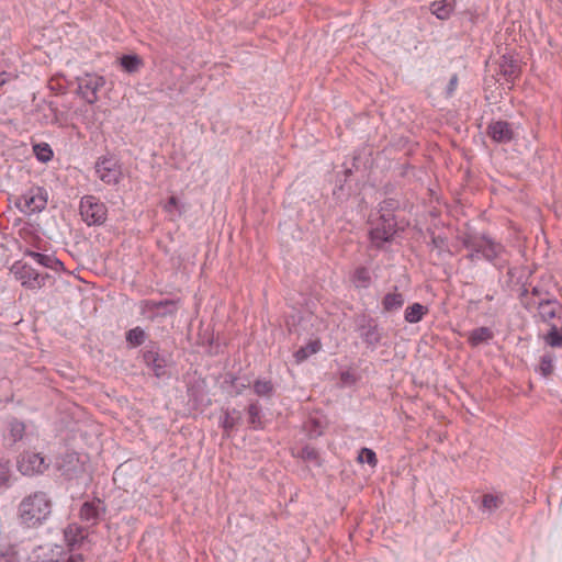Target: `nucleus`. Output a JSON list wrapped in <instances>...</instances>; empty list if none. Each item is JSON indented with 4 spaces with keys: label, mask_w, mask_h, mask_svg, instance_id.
I'll list each match as a JSON object with an SVG mask.
<instances>
[{
    "label": "nucleus",
    "mask_w": 562,
    "mask_h": 562,
    "mask_svg": "<svg viewBox=\"0 0 562 562\" xmlns=\"http://www.w3.org/2000/svg\"><path fill=\"white\" fill-rule=\"evenodd\" d=\"M526 306L530 308L531 307V303L527 302Z\"/></svg>",
    "instance_id": "nucleus-43"
},
{
    "label": "nucleus",
    "mask_w": 562,
    "mask_h": 562,
    "mask_svg": "<svg viewBox=\"0 0 562 562\" xmlns=\"http://www.w3.org/2000/svg\"><path fill=\"white\" fill-rule=\"evenodd\" d=\"M404 304V297L401 293H387L382 301L384 311L392 312L398 310Z\"/></svg>",
    "instance_id": "nucleus-22"
},
{
    "label": "nucleus",
    "mask_w": 562,
    "mask_h": 562,
    "mask_svg": "<svg viewBox=\"0 0 562 562\" xmlns=\"http://www.w3.org/2000/svg\"><path fill=\"white\" fill-rule=\"evenodd\" d=\"M104 203L93 195H86L80 201V215L88 225H101L106 220Z\"/></svg>",
    "instance_id": "nucleus-4"
},
{
    "label": "nucleus",
    "mask_w": 562,
    "mask_h": 562,
    "mask_svg": "<svg viewBox=\"0 0 562 562\" xmlns=\"http://www.w3.org/2000/svg\"><path fill=\"white\" fill-rule=\"evenodd\" d=\"M0 562H19L18 554L13 548L0 549Z\"/></svg>",
    "instance_id": "nucleus-34"
},
{
    "label": "nucleus",
    "mask_w": 562,
    "mask_h": 562,
    "mask_svg": "<svg viewBox=\"0 0 562 562\" xmlns=\"http://www.w3.org/2000/svg\"><path fill=\"white\" fill-rule=\"evenodd\" d=\"M121 67L128 74H135L143 67L144 61L137 55H124L120 58Z\"/></svg>",
    "instance_id": "nucleus-18"
},
{
    "label": "nucleus",
    "mask_w": 562,
    "mask_h": 562,
    "mask_svg": "<svg viewBox=\"0 0 562 562\" xmlns=\"http://www.w3.org/2000/svg\"><path fill=\"white\" fill-rule=\"evenodd\" d=\"M537 311L543 322L550 323L554 318L562 319V305L557 301H541L538 303Z\"/></svg>",
    "instance_id": "nucleus-11"
},
{
    "label": "nucleus",
    "mask_w": 562,
    "mask_h": 562,
    "mask_svg": "<svg viewBox=\"0 0 562 562\" xmlns=\"http://www.w3.org/2000/svg\"><path fill=\"white\" fill-rule=\"evenodd\" d=\"M52 510L53 502L48 494L36 491L22 498L18 507V517L23 525L34 528L44 524Z\"/></svg>",
    "instance_id": "nucleus-1"
},
{
    "label": "nucleus",
    "mask_w": 562,
    "mask_h": 562,
    "mask_svg": "<svg viewBox=\"0 0 562 562\" xmlns=\"http://www.w3.org/2000/svg\"><path fill=\"white\" fill-rule=\"evenodd\" d=\"M147 359H153V370L157 376L165 374V363L158 356L150 353Z\"/></svg>",
    "instance_id": "nucleus-35"
},
{
    "label": "nucleus",
    "mask_w": 562,
    "mask_h": 562,
    "mask_svg": "<svg viewBox=\"0 0 562 562\" xmlns=\"http://www.w3.org/2000/svg\"><path fill=\"white\" fill-rule=\"evenodd\" d=\"M254 391L258 396H270L273 392V385L268 380H257L254 384Z\"/></svg>",
    "instance_id": "nucleus-28"
},
{
    "label": "nucleus",
    "mask_w": 562,
    "mask_h": 562,
    "mask_svg": "<svg viewBox=\"0 0 562 562\" xmlns=\"http://www.w3.org/2000/svg\"><path fill=\"white\" fill-rule=\"evenodd\" d=\"M303 456L307 459H317V452L312 448H305L303 450Z\"/></svg>",
    "instance_id": "nucleus-40"
},
{
    "label": "nucleus",
    "mask_w": 562,
    "mask_h": 562,
    "mask_svg": "<svg viewBox=\"0 0 562 562\" xmlns=\"http://www.w3.org/2000/svg\"><path fill=\"white\" fill-rule=\"evenodd\" d=\"M105 85L102 76L85 74L78 78V92L90 104L98 101V91Z\"/></svg>",
    "instance_id": "nucleus-7"
},
{
    "label": "nucleus",
    "mask_w": 562,
    "mask_h": 562,
    "mask_svg": "<svg viewBox=\"0 0 562 562\" xmlns=\"http://www.w3.org/2000/svg\"><path fill=\"white\" fill-rule=\"evenodd\" d=\"M488 135L497 143H507L513 138V131L507 122L496 121L490 124Z\"/></svg>",
    "instance_id": "nucleus-12"
},
{
    "label": "nucleus",
    "mask_w": 562,
    "mask_h": 562,
    "mask_svg": "<svg viewBox=\"0 0 562 562\" xmlns=\"http://www.w3.org/2000/svg\"><path fill=\"white\" fill-rule=\"evenodd\" d=\"M26 256L30 257L36 263H38L45 268H49V269L57 271L63 267L61 261H59L57 258L49 256V255L30 251L26 254Z\"/></svg>",
    "instance_id": "nucleus-16"
},
{
    "label": "nucleus",
    "mask_w": 562,
    "mask_h": 562,
    "mask_svg": "<svg viewBox=\"0 0 562 562\" xmlns=\"http://www.w3.org/2000/svg\"><path fill=\"white\" fill-rule=\"evenodd\" d=\"M95 172L100 180L106 184H116L122 177V171L117 162L108 157H102L97 160Z\"/></svg>",
    "instance_id": "nucleus-8"
},
{
    "label": "nucleus",
    "mask_w": 562,
    "mask_h": 562,
    "mask_svg": "<svg viewBox=\"0 0 562 562\" xmlns=\"http://www.w3.org/2000/svg\"><path fill=\"white\" fill-rule=\"evenodd\" d=\"M249 424L254 428H260L262 426L260 418V407L257 403L250 404L248 407Z\"/></svg>",
    "instance_id": "nucleus-29"
},
{
    "label": "nucleus",
    "mask_w": 562,
    "mask_h": 562,
    "mask_svg": "<svg viewBox=\"0 0 562 562\" xmlns=\"http://www.w3.org/2000/svg\"><path fill=\"white\" fill-rule=\"evenodd\" d=\"M179 207V201L176 196H170L168 202L165 204L164 210L171 214L175 209Z\"/></svg>",
    "instance_id": "nucleus-36"
},
{
    "label": "nucleus",
    "mask_w": 562,
    "mask_h": 562,
    "mask_svg": "<svg viewBox=\"0 0 562 562\" xmlns=\"http://www.w3.org/2000/svg\"><path fill=\"white\" fill-rule=\"evenodd\" d=\"M48 195L46 190L40 187L29 189L16 201V206L24 214L31 215L42 212L47 205Z\"/></svg>",
    "instance_id": "nucleus-3"
},
{
    "label": "nucleus",
    "mask_w": 562,
    "mask_h": 562,
    "mask_svg": "<svg viewBox=\"0 0 562 562\" xmlns=\"http://www.w3.org/2000/svg\"><path fill=\"white\" fill-rule=\"evenodd\" d=\"M454 10L453 0H439L430 4V11L440 20H447Z\"/></svg>",
    "instance_id": "nucleus-14"
},
{
    "label": "nucleus",
    "mask_w": 562,
    "mask_h": 562,
    "mask_svg": "<svg viewBox=\"0 0 562 562\" xmlns=\"http://www.w3.org/2000/svg\"><path fill=\"white\" fill-rule=\"evenodd\" d=\"M30 562H66V553L60 546H38L33 550Z\"/></svg>",
    "instance_id": "nucleus-9"
},
{
    "label": "nucleus",
    "mask_w": 562,
    "mask_h": 562,
    "mask_svg": "<svg viewBox=\"0 0 562 562\" xmlns=\"http://www.w3.org/2000/svg\"><path fill=\"white\" fill-rule=\"evenodd\" d=\"M358 461L360 463H368L374 468L378 463L375 452L369 448H362L358 454Z\"/></svg>",
    "instance_id": "nucleus-31"
},
{
    "label": "nucleus",
    "mask_w": 562,
    "mask_h": 562,
    "mask_svg": "<svg viewBox=\"0 0 562 562\" xmlns=\"http://www.w3.org/2000/svg\"><path fill=\"white\" fill-rule=\"evenodd\" d=\"M458 86V76L453 75L450 78L449 85H448V94H452L453 91L457 89Z\"/></svg>",
    "instance_id": "nucleus-38"
},
{
    "label": "nucleus",
    "mask_w": 562,
    "mask_h": 562,
    "mask_svg": "<svg viewBox=\"0 0 562 562\" xmlns=\"http://www.w3.org/2000/svg\"><path fill=\"white\" fill-rule=\"evenodd\" d=\"M126 340L133 346H140L145 341V333L142 328L135 327L128 330Z\"/></svg>",
    "instance_id": "nucleus-30"
},
{
    "label": "nucleus",
    "mask_w": 562,
    "mask_h": 562,
    "mask_svg": "<svg viewBox=\"0 0 562 562\" xmlns=\"http://www.w3.org/2000/svg\"><path fill=\"white\" fill-rule=\"evenodd\" d=\"M143 304L145 307H147L149 310H154V308H160L162 306L169 305V304H171V302H169V301H159V302L145 301Z\"/></svg>",
    "instance_id": "nucleus-37"
},
{
    "label": "nucleus",
    "mask_w": 562,
    "mask_h": 562,
    "mask_svg": "<svg viewBox=\"0 0 562 562\" xmlns=\"http://www.w3.org/2000/svg\"><path fill=\"white\" fill-rule=\"evenodd\" d=\"M321 341L319 340H312L306 346L301 347L295 353V360L296 362H302L305 359H307L310 356L318 352L321 350Z\"/></svg>",
    "instance_id": "nucleus-21"
},
{
    "label": "nucleus",
    "mask_w": 562,
    "mask_h": 562,
    "mask_svg": "<svg viewBox=\"0 0 562 562\" xmlns=\"http://www.w3.org/2000/svg\"><path fill=\"white\" fill-rule=\"evenodd\" d=\"M503 504L502 497L498 495L486 494L482 499V508L487 512L497 509Z\"/></svg>",
    "instance_id": "nucleus-27"
},
{
    "label": "nucleus",
    "mask_w": 562,
    "mask_h": 562,
    "mask_svg": "<svg viewBox=\"0 0 562 562\" xmlns=\"http://www.w3.org/2000/svg\"><path fill=\"white\" fill-rule=\"evenodd\" d=\"M370 281V272L367 268L360 267L356 269L352 277V282L357 288H368Z\"/></svg>",
    "instance_id": "nucleus-25"
},
{
    "label": "nucleus",
    "mask_w": 562,
    "mask_h": 562,
    "mask_svg": "<svg viewBox=\"0 0 562 562\" xmlns=\"http://www.w3.org/2000/svg\"><path fill=\"white\" fill-rule=\"evenodd\" d=\"M499 68L501 72L506 77L507 81L510 82L514 81L520 72L517 61L507 56H503Z\"/></svg>",
    "instance_id": "nucleus-17"
},
{
    "label": "nucleus",
    "mask_w": 562,
    "mask_h": 562,
    "mask_svg": "<svg viewBox=\"0 0 562 562\" xmlns=\"http://www.w3.org/2000/svg\"><path fill=\"white\" fill-rule=\"evenodd\" d=\"M539 370H540V372L544 376H548V375H550L552 373V371H553V359H552L551 356H543L541 358Z\"/></svg>",
    "instance_id": "nucleus-33"
},
{
    "label": "nucleus",
    "mask_w": 562,
    "mask_h": 562,
    "mask_svg": "<svg viewBox=\"0 0 562 562\" xmlns=\"http://www.w3.org/2000/svg\"><path fill=\"white\" fill-rule=\"evenodd\" d=\"M65 541L69 547H75L85 539V529L78 524H70L64 530Z\"/></svg>",
    "instance_id": "nucleus-15"
},
{
    "label": "nucleus",
    "mask_w": 562,
    "mask_h": 562,
    "mask_svg": "<svg viewBox=\"0 0 562 562\" xmlns=\"http://www.w3.org/2000/svg\"><path fill=\"white\" fill-rule=\"evenodd\" d=\"M544 341L550 347H562V326L551 323L550 331L544 336Z\"/></svg>",
    "instance_id": "nucleus-23"
},
{
    "label": "nucleus",
    "mask_w": 562,
    "mask_h": 562,
    "mask_svg": "<svg viewBox=\"0 0 562 562\" xmlns=\"http://www.w3.org/2000/svg\"><path fill=\"white\" fill-rule=\"evenodd\" d=\"M492 338H493V333L490 328L479 327V328L473 329L469 334L468 340L473 347H476L483 342L488 341Z\"/></svg>",
    "instance_id": "nucleus-19"
},
{
    "label": "nucleus",
    "mask_w": 562,
    "mask_h": 562,
    "mask_svg": "<svg viewBox=\"0 0 562 562\" xmlns=\"http://www.w3.org/2000/svg\"><path fill=\"white\" fill-rule=\"evenodd\" d=\"M12 271L21 284L31 290L43 288L49 279L48 273L40 272L27 263H16L13 266Z\"/></svg>",
    "instance_id": "nucleus-6"
},
{
    "label": "nucleus",
    "mask_w": 562,
    "mask_h": 562,
    "mask_svg": "<svg viewBox=\"0 0 562 562\" xmlns=\"http://www.w3.org/2000/svg\"><path fill=\"white\" fill-rule=\"evenodd\" d=\"M34 153L37 159L43 162L50 160L53 157V151L47 144L35 145Z\"/></svg>",
    "instance_id": "nucleus-32"
},
{
    "label": "nucleus",
    "mask_w": 562,
    "mask_h": 562,
    "mask_svg": "<svg viewBox=\"0 0 562 562\" xmlns=\"http://www.w3.org/2000/svg\"><path fill=\"white\" fill-rule=\"evenodd\" d=\"M25 434V425L24 423L12 419L9 424V436L13 442L20 441Z\"/></svg>",
    "instance_id": "nucleus-26"
},
{
    "label": "nucleus",
    "mask_w": 562,
    "mask_h": 562,
    "mask_svg": "<svg viewBox=\"0 0 562 562\" xmlns=\"http://www.w3.org/2000/svg\"><path fill=\"white\" fill-rule=\"evenodd\" d=\"M234 426H235V419L233 417H231L229 414L227 413L223 420V427L225 429H232Z\"/></svg>",
    "instance_id": "nucleus-39"
},
{
    "label": "nucleus",
    "mask_w": 562,
    "mask_h": 562,
    "mask_svg": "<svg viewBox=\"0 0 562 562\" xmlns=\"http://www.w3.org/2000/svg\"><path fill=\"white\" fill-rule=\"evenodd\" d=\"M465 247L470 250L469 258L471 260L483 257L493 260L503 250L502 246L485 236H469L464 240Z\"/></svg>",
    "instance_id": "nucleus-2"
},
{
    "label": "nucleus",
    "mask_w": 562,
    "mask_h": 562,
    "mask_svg": "<svg viewBox=\"0 0 562 562\" xmlns=\"http://www.w3.org/2000/svg\"><path fill=\"white\" fill-rule=\"evenodd\" d=\"M8 80V75L5 72L0 74V86H3Z\"/></svg>",
    "instance_id": "nucleus-42"
},
{
    "label": "nucleus",
    "mask_w": 562,
    "mask_h": 562,
    "mask_svg": "<svg viewBox=\"0 0 562 562\" xmlns=\"http://www.w3.org/2000/svg\"><path fill=\"white\" fill-rule=\"evenodd\" d=\"M12 471L10 460L0 457V488L10 486Z\"/></svg>",
    "instance_id": "nucleus-24"
},
{
    "label": "nucleus",
    "mask_w": 562,
    "mask_h": 562,
    "mask_svg": "<svg viewBox=\"0 0 562 562\" xmlns=\"http://www.w3.org/2000/svg\"><path fill=\"white\" fill-rule=\"evenodd\" d=\"M67 562H83V559L81 554H72L68 559H66Z\"/></svg>",
    "instance_id": "nucleus-41"
},
{
    "label": "nucleus",
    "mask_w": 562,
    "mask_h": 562,
    "mask_svg": "<svg viewBox=\"0 0 562 562\" xmlns=\"http://www.w3.org/2000/svg\"><path fill=\"white\" fill-rule=\"evenodd\" d=\"M428 308L419 303H414L405 310V321L407 323L414 324L422 321V318L427 314Z\"/></svg>",
    "instance_id": "nucleus-20"
},
{
    "label": "nucleus",
    "mask_w": 562,
    "mask_h": 562,
    "mask_svg": "<svg viewBox=\"0 0 562 562\" xmlns=\"http://www.w3.org/2000/svg\"><path fill=\"white\" fill-rule=\"evenodd\" d=\"M394 233H395V231L391 223H389L387 225H385V223H383L382 225H376L374 228L371 229L370 238H371V241L376 247H380L385 241H389L393 237Z\"/></svg>",
    "instance_id": "nucleus-13"
},
{
    "label": "nucleus",
    "mask_w": 562,
    "mask_h": 562,
    "mask_svg": "<svg viewBox=\"0 0 562 562\" xmlns=\"http://www.w3.org/2000/svg\"><path fill=\"white\" fill-rule=\"evenodd\" d=\"M106 507L100 498L85 502L79 510V517L82 521L95 526L105 514Z\"/></svg>",
    "instance_id": "nucleus-10"
},
{
    "label": "nucleus",
    "mask_w": 562,
    "mask_h": 562,
    "mask_svg": "<svg viewBox=\"0 0 562 562\" xmlns=\"http://www.w3.org/2000/svg\"><path fill=\"white\" fill-rule=\"evenodd\" d=\"M47 468L48 463L38 452L26 450L16 457V469L24 476L42 474Z\"/></svg>",
    "instance_id": "nucleus-5"
}]
</instances>
